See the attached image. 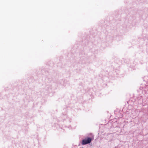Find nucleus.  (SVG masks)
I'll return each instance as SVG.
<instances>
[{
  "instance_id": "obj_1",
  "label": "nucleus",
  "mask_w": 148,
  "mask_h": 148,
  "mask_svg": "<svg viewBox=\"0 0 148 148\" xmlns=\"http://www.w3.org/2000/svg\"><path fill=\"white\" fill-rule=\"evenodd\" d=\"M92 141L91 139L90 138H88L82 141V144L85 145L90 143Z\"/></svg>"
}]
</instances>
